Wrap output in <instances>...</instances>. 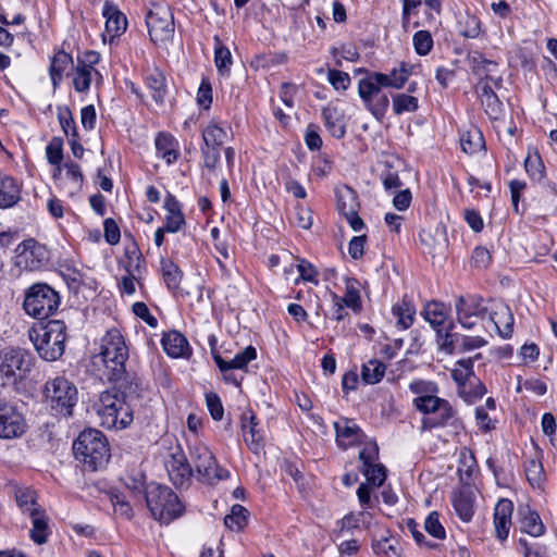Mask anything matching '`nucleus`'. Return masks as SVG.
I'll return each instance as SVG.
<instances>
[{
  "label": "nucleus",
  "instance_id": "1",
  "mask_svg": "<svg viewBox=\"0 0 557 557\" xmlns=\"http://www.w3.org/2000/svg\"><path fill=\"white\" fill-rule=\"evenodd\" d=\"M127 359L128 348L124 336L116 329L109 330L101 339L100 352L94 356V363L103 366L107 380L119 381L126 372Z\"/></svg>",
  "mask_w": 557,
  "mask_h": 557
},
{
  "label": "nucleus",
  "instance_id": "2",
  "mask_svg": "<svg viewBox=\"0 0 557 557\" xmlns=\"http://www.w3.org/2000/svg\"><path fill=\"white\" fill-rule=\"evenodd\" d=\"M29 338L38 355L47 360H58L65 349L67 338L66 325L63 321L51 320L29 330Z\"/></svg>",
  "mask_w": 557,
  "mask_h": 557
},
{
  "label": "nucleus",
  "instance_id": "3",
  "mask_svg": "<svg viewBox=\"0 0 557 557\" xmlns=\"http://www.w3.org/2000/svg\"><path fill=\"white\" fill-rule=\"evenodd\" d=\"M73 453L75 458L82 461L90 471H97L102 468L110 458L107 440L96 429L81 432L73 443Z\"/></svg>",
  "mask_w": 557,
  "mask_h": 557
},
{
  "label": "nucleus",
  "instance_id": "4",
  "mask_svg": "<svg viewBox=\"0 0 557 557\" xmlns=\"http://www.w3.org/2000/svg\"><path fill=\"white\" fill-rule=\"evenodd\" d=\"M97 413L100 424L108 430H124L133 422V410L125 396L115 389L101 393Z\"/></svg>",
  "mask_w": 557,
  "mask_h": 557
},
{
  "label": "nucleus",
  "instance_id": "5",
  "mask_svg": "<svg viewBox=\"0 0 557 557\" xmlns=\"http://www.w3.org/2000/svg\"><path fill=\"white\" fill-rule=\"evenodd\" d=\"M145 499L151 516L161 523H170L185 510L178 496L169 487L150 483L146 487Z\"/></svg>",
  "mask_w": 557,
  "mask_h": 557
},
{
  "label": "nucleus",
  "instance_id": "6",
  "mask_svg": "<svg viewBox=\"0 0 557 557\" xmlns=\"http://www.w3.org/2000/svg\"><path fill=\"white\" fill-rule=\"evenodd\" d=\"M60 295L46 283H36L27 288L23 309L27 315L45 320L54 314L60 306Z\"/></svg>",
  "mask_w": 557,
  "mask_h": 557
},
{
  "label": "nucleus",
  "instance_id": "7",
  "mask_svg": "<svg viewBox=\"0 0 557 557\" xmlns=\"http://www.w3.org/2000/svg\"><path fill=\"white\" fill-rule=\"evenodd\" d=\"M45 401L54 414L70 417L78 397L76 386L65 377L48 381L44 389Z\"/></svg>",
  "mask_w": 557,
  "mask_h": 557
},
{
  "label": "nucleus",
  "instance_id": "8",
  "mask_svg": "<svg viewBox=\"0 0 557 557\" xmlns=\"http://www.w3.org/2000/svg\"><path fill=\"white\" fill-rule=\"evenodd\" d=\"M146 25L151 41L165 44L173 39L175 32L173 12L166 3H153L146 15Z\"/></svg>",
  "mask_w": 557,
  "mask_h": 557
},
{
  "label": "nucleus",
  "instance_id": "9",
  "mask_svg": "<svg viewBox=\"0 0 557 557\" xmlns=\"http://www.w3.org/2000/svg\"><path fill=\"white\" fill-rule=\"evenodd\" d=\"M190 459L201 482L214 484L230 476V471L221 468L212 451L202 444L190 447Z\"/></svg>",
  "mask_w": 557,
  "mask_h": 557
},
{
  "label": "nucleus",
  "instance_id": "10",
  "mask_svg": "<svg viewBox=\"0 0 557 557\" xmlns=\"http://www.w3.org/2000/svg\"><path fill=\"white\" fill-rule=\"evenodd\" d=\"M490 305L491 300L478 295L459 296L455 302L458 323L465 329H473L480 321L486 320Z\"/></svg>",
  "mask_w": 557,
  "mask_h": 557
},
{
  "label": "nucleus",
  "instance_id": "11",
  "mask_svg": "<svg viewBox=\"0 0 557 557\" xmlns=\"http://www.w3.org/2000/svg\"><path fill=\"white\" fill-rule=\"evenodd\" d=\"M421 314L441 338V345L453 349L455 344V335L451 333L454 323L449 319V310L445 305L438 301H431L426 304Z\"/></svg>",
  "mask_w": 557,
  "mask_h": 557
},
{
  "label": "nucleus",
  "instance_id": "12",
  "mask_svg": "<svg viewBox=\"0 0 557 557\" xmlns=\"http://www.w3.org/2000/svg\"><path fill=\"white\" fill-rule=\"evenodd\" d=\"M382 87L383 85L376 83L373 74L361 78L358 83L361 100L376 119H382L385 115L389 104L387 95L381 90Z\"/></svg>",
  "mask_w": 557,
  "mask_h": 557
},
{
  "label": "nucleus",
  "instance_id": "13",
  "mask_svg": "<svg viewBox=\"0 0 557 557\" xmlns=\"http://www.w3.org/2000/svg\"><path fill=\"white\" fill-rule=\"evenodd\" d=\"M15 264L27 271H37L48 264L49 252L45 245L26 239L16 247Z\"/></svg>",
  "mask_w": 557,
  "mask_h": 557
},
{
  "label": "nucleus",
  "instance_id": "14",
  "mask_svg": "<svg viewBox=\"0 0 557 557\" xmlns=\"http://www.w3.org/2000/svg\"><path fill=\"white\" fill-rule=\"evenodd\" d=\"M32 357L23 349H7L0 354V373L12 383L32 369Z\"/></svg>",
  "mask_w": 557,
  "mask_h": 557
},
{
  "label": "nucleus",
  "instance_id": "15",
  "mask_svg": "<svg viewBox=\"0 0 557 557\" xmlns=\"http://www.w3.org/2000/svg\"><path fill=\"white\" fill-rule=\"evenodd\" d=\"M27 429L24 416L15 406L0 399V438L21 437Z\"/></svg>",
  "mask_w": 557,
  "mask_h": 557
},
{
  "label": "nucleus",
  "instance_id": "16",
  "mask_svg": "<svg viewBox=\"0 0 557 557\" xmlns=\"http://www.w3.org/2000/svg\"><path fill=\"white\" fill-rule=\"evenodd\" d=\"M337 209L345 216L348 224L355 232H359L364 227L363 220L359 216V198L358 194L348 186H342L336 189Z\"/></svg>",
  "mask_w": 557,
  "mask_h": 557
},
{
  "label": "nucleus",
  "instance_id": "17",
  "mask_svg": "<svg viewBox=\"0 0 557 557\" xmlns=\"http://www.w3.org/2000/svg\"><path fill=\"white\" fill-rule=\"evenodd\" d=\"M379 458V448L376 444L366 445L359 453L361 460V472L367 481L374 486H381L386 479V469L383 465L376 463Z\"/></svg>",
  "mask_w": 557,
  "mask_h": 557
},
{
  "label": "nucleus",
  "instance_id": "18",
  "mask_svg": "<svg viewBox=\"0 0 557 557\" xmlns=\"http://www.w3.org/2000/svg\"><path fill=\"white\" fill-rule=\"evenodd\" d=\"M165 468L171 482L176 487L188 484L193 475V469L181 449L172 453L165 460Z\"/></svg>",
  "mask_w": 557,
  "mask_h": 557
},
{
  "label": "nucleus",
  "instance_id": "19",
  "mask_svg": "<svg viewBox=\"0 0 557 557\" xmlns=\"http://www.w3.org/2000/svg\"><path fill=\"white\" fill-rule=\"evenodd\" d=\"M487 323L502 337H510L513 326V315L508 306L503 302L491 300L490 312L486 317Z\"/></svg>",
  "mask_w": 557,
  "mask_h": 557
},
{
  "label": "nucleus",
  "instance_id": "20",
  "mask_svg": "<svg viewBox=\"0 0 557 557\" xmlns=\"http://www.w3.org/2000/svg\"><path fill=\"white\" fill-rule=\"evenodd\" d=\"M334 429L336 442L344 449L360 444L364 436L358 424L348 418H339L335 421Z\"/></svg>",
  "mask_w": 557,
  "mask_h": 557
},
{
  "label": "nucleus",
  "instance_id": "21",
  "mask_svg": "<svg viewBox=\"0 0 557 557\" xmlns=\"http://www.w3.org/2000/svg\"><path fill=\"white\" fill-rule=\"evenodd\" d=\"M490 77L480 81L476 90L481 100V104L490 119L500 117L505 113L504 104L490 85Z\"/></svg>",
  "mask_w": 557,
  "mask_h": 557
},
{
  "label": "nucleus",
  "instance_id": "22",
  "mask_svg": "<svg viewBox=\"0 0 557 557\" xmlns=\"http://www.w3.org/2000/svg\"><path fill=\"white\" fill-rule=\"evenodd\" d=\"M102 15L106 18V34L113 40L125 33L127 18L117 5L110 0L104 1Z\"/></svg>",
  "mask_w": 557,
  "mask_h": 557
},
{
  "label": "nucleus",
  "instance_id": "23",
  "mask_svg": "<svg viewBox=\"0 0 557 557\" xmlns=\"http://www.w3.org/2000/svg\"><path fill=\"white\" fill-rule=\"evenodd\" d=\"M413 406L425 417H431L436 412L442 413V419L455 417V410L450 404L443 398L434 395H422L413 399Z\"/></svg>",
  "mask_w": 557,
  "mask_h": 557
},
{
  "label": "nucleus",
  "instance_id": "24",
  "mask_svg": "<svg viewBox=\"0 0 557 557\" xmlns=\"http://www.w3.org/2000/svg\"><path fill=\"white\" fill-rule=\"evenodd\" d=\"M513 505L509 499H500L494 509V528L496 537L499 541H505L508 537L509 529L511 527V515Z\"/></svg>",
  "mask_w": 557,
  "mask_h": 557
},
{
  "label": "nucleus",
  "instance_id": "25",
  "mask_svg": "<svg viewBox=\"0 0 557 557\" xmlns=\"http://www.w3.org/2000/svg\"><path fill=\"white\" fill-rule=\"evenodd\" d=\"M127 263L125 270L127 275L123 276L120 282L122 293L133 295L135 293V274L140 273V267L144 262L140 253L134 249L132 252L126 251Z\"/></svg>",
  "mask_w": 557,
  "mask_h": 557
},
{
  "label": "nucleus",
  "instance_id": "26",
  "mask_svg": "<svg viewBox=\"0 0 557 557\" xmlns=\"http://www.w3.org/2000/svg\"><path fill=\"white\" fill-rule=\"evenodd\" d=\"M212 354L218 368L223 373L234 369L243 370L251 360L257 358V351L252 346H247L242 352L237 354L230 361L224 360L219 354H215L214 351Z\"/></svg>",
  "mask_w": 557,
  "mask_h": 557
},
{
  "label": "nucleus",
  "instance_id": "27",
  "mask_svg": "<svg viewBox=\"0 0 557 557\" xmlns=\"http://www.w3.org/2000/svg\"><path fill=\"white\" fill-rule=\"evenodd\" d=\"M64 177H60V188L70 197L78 194L83 187L84 176L78 164L67 162L64 164Z\"/></svg>",
  "mask_w": 557,
  "mask_h": 557
},
{
  "label": "nucleus",
  "instance_id": "28",
  "mask_svg": "<svg viewBox=\"0 0 557 557\" xmlns=\"http://www.w3.org/2000/svg\"><path fill=\"white\" fill-rule=\"evenodd\" d=\"M258 424L257 418L252 412H250L249 417L244 416L242 424L244 440L249 449L255 454H259L263 448V435L258 429Z\"/></svg>",
  "mask_w": 557,
  "mask_h": 557
},
{
  "label": "nucleus",
  "instance_id": "29",
  "mask_svg": "<svg viewBox=\"0 0 557 557\" xmlns=\"http://www.w3.org/2000/svg\"><path fill=\"white\" fill-rule=\"evenodd\" d=\"M411 66L403 62L398 69H393L391 73H373L376 78V83L383 85V87H391L400 89L407 83L411 75Z\"/></svg>",
  "mask_w": 557,
  "mask_h": 557
},
{
  "label": "nucleus",
  "instance_id": "30",
  "mask_svg": "<svg viewBox=\"0 0 557 557\" xmlns=\"http://www.w3.org/2000/svg\"><path fill=\"white\" fill-rule=\"evenodd\" d=\"M383 170L380 174V178L385 190H394L403 186V182L399 178V172L404 166V162L400 159L392 158L383 162Z\"/></svg>",
  "mask_w": 557,
  "mask_h": 557
},
{
  "label": "nucleus",
  "instance_id": "31",
  "mask_svg": "<svg viewBox=\"0 0 557 557\" xmlns=\"http://www.w3.org/2000/svg\"><path fill=\"white\" fill-rule=\"evenodd\" d=\"M162 346L164 351L173 358L186 357L189 352V345L186 337L177 331L164 334Z\"/></svg>",
  "mask_w": 557,
  "mask_h": 557
},
{
  "label": "nucleus",
  "instance_id": "32",
  "mask_svg": "<svg viewBox=\"0 0 557 557\" xmlns=\"http://www.w3.org/2000/svg\"><path fill=\"white\" fill-rule=\"evenodd\" d=\"M419 237L421 244L433 253H440L447 247L446 231L443 226L437 225L433 230H422Z\"/></svg>",
  "mask_w": 557,
  "mask_h": 557
},
{
  "label": "nucleus",
  "instance_id": "33",
  "mask_svg": "<svg viewBox=\"0 0 557 557\" xmlns=\"http://www.w3.org/2000/svg\"><path fill=\"white\" fill-rule=\"evenodd\" d=\"M370 513L361 511L359 513L349 512L336 522V529L333 531L334 541H341L360 527L361 519L364 521Z\"/></svg>",
  "mask_w": 557,
  "mask_h": 557
},
{
  "label": "nucleus",
  "instance_id": "34",
  "mask_svg": "<svg viewBox=\"0 0 557 557\" xmlns=\"http://www.w3.org/2000/svg\"><path fill=\"white\" fill-rule=\"evenodd\" d=\"M73 65L72 55L63 50L58 51L52 57L49 66V74L54 88L61 84L64 72Z\"/></svg>",
  "mask_w": 557,
  "mask_h": 557
},
{
  "label": "nucleus",
  "instance_id": "35",
  "mask_svg": "<svg viewBox=\"0 0 557 557\" xmlns=\"http://www.w3.org/2000/svg\"><path fill=\"white\" fill-rule=\"evenodd\" d=\"M145 82L151 91L152 99L159 104L163 103L166 95V79L163 72L158 69L149 71Z\"/></svg>",
  "mask_w": 557,
  "mask_h": 557
},
{
  "label": "nucleus",
  "instance_id": "36",
  "mask_svg": "<svg viewBox=\"0 0 557 557\" xmlns=\"http://www.w3.org/2000/svg\"><path fill=\"white\" fill-rule=\"evenodd\" d=\"M392 313L396 318V325L401 330H407L414 321L416 308L410 300L403 298L400 302L392 307Z\"/></svg>",
  "mask_w": 557,
  "mask_h": 557
},
{
  "label": "nucleus",
  "instance_id": "37",
  "mask_svg": "<svg viewBox=\"0 0 557 557\" xmlns=\"http://www.w3.org/2000/svg\"><path fill=\"white\" fill-rule=\"evenodd\" d=\"M324 125L329 135L334 138H342L345 134L343 115L335 108H324L322 111Z\"/></svg>",
  "mask_w": 557,
  "mask_h": 557
},
{
  "label": "nucleus",
  "instance_id": "38",
  "mask_svg": "<svg viewBox=\"0 0 557 557\" xmlns=\"http://www.w3.org/2000/svg\"><path fill=\"white\" fill-rule=\"evenodd\" d=\"M453 506L462 521L469 522L472 519L474 509L471 493L466 491L455 493L453 496Z\"/></svg>",
  "mask_w": 557,
  "mask_h": 557
},
{
  "label": "nucleus",
  "instance_id": "39",
  "mask_svg": "<svg viewBox=\"0 0 557 557\" xmlns=\"http://www.w3.org/2000/svg\"><path fill=\"white\" fill-rule=\"evenodd\" d=\"M29 517L33 523L29 532L30 539L38 545L45 544L48 540V520L45 510L41 508L29 515Z\"/></svg>",
  "mask_w": 557,
  "mask_h": 557
},
{
  "label": "nucleus",
  "instance_id": "40",
  "mask_svg": "<svg viewBox=\"0 0 557 557\" xmlns=\"http://www.w3.org/2000/svg\"><path fill=\"white\" fill-rule=\"evenodd\" d=\"M101 79L102 76L97 70H89L75 65L73 73V87L77 92H87L94 78Z\"/></svg>",
  "mask_w": 557,
  "mask_h": 557
},
{
  "label": "nucleus",
  "instance_id": "41",
  "mask_svg": "<svg viewBox=\"0 0 557 557\" xmlns=\"http://www.w3.org/2000/svg\"><path fill=\"white\" fill-rule=\"evenodd\" d=\"M214 41V63L218 72L221 75H225L228 73L231 65L233 64V58L230 49L225 47L220 37L215 35L213 37Z\"/></svg>",
  "mask_w": 557,
  "mask_h": 557
},
{
  "label": "nucleus",
  "instance_id": "42",
  "mask_svg": "<svg viewBox=\"0 0 557 557\" xmlns=\"http://www.w3.org/2000/svg\"><path fill=\"white\" fill-rule=\"evenodd\" d=\"M161 271L166 287L173 292L177 290L183 278L181 269L172 260L162 259Z\"/></svg>",
  "mask_w": 557,
  "mask_h": 557
},
{
  "label": "nucleus",
  "instance_id": "43",
  "mask_svg": "<svg viewBox=\"0 0 557 557\" xmlns=\"http://www.w3.org/2000/svg\"><path fill=\"white\" fill-rule=\"evenodd\" d=\"M249 511L242 505H233L231 513L224 518V524L232 531H242L248 523Z\"/></svg>",
  "mask_w": 557,
  "mask_h": 557
},
{
  "label": "nucleus",
  "instance_id": "44",
  "mask_svg": "<svg viewBox=\"0 0 557 557\" xmlns=\"http://www.w3.org/2000/svg\"><path fill=\"white\" fill-rule=\"evenodd\" d=\"M385 371L386 366L382 361L371 359L362 366L361 379L366 384H376L383 379Z\"/></svg>",
  "mask_w": 557,
  "mask_h": 557
},
{
  "label": "nucleus",
  "instance_id": "45",
  "mask_svg": "<svg viewBox=\"0 0 557 557\" xmlns=\"http://www.w3.org/2000/svg\"><path fill=\"white\" fill-rule=\"evenodd\" d=\"M15 500L18 508L28 516L41 509L36 500V492L32 488H17Z\"/></svg>",
  "mask_w": 557,
  "mask_h": 557
},
{
  "label": "nucleus",
  "instance_id": "46",
  "mask_svg": "<svg viewBox=\"0 0 557 557\" xmlns=\"http://www.w3.org/2000/svg\"><path fill=\"white\" fill-rule=\"evenodd\" d=\"M418 107L419 100L417 97L407 94H398L393 98V111L397 115L414 112L418 110Z\"/></svg>",
  "mask_w": 557,
  "mask_h": 557
},
{
  "label": "nucleus",
  "instance_id": "47",
  "mask_svg": "<svg viewBox=\"0 0 557 557\" xmlns=\"http://www.w3.org/2000/svg\"><path fill=\"white\" fill-rule=\"evenodd\" d=\"M524 168L529 176L535 182L542 181L545 176V165L536 151L533 154L529 153L525 158Z\"/></svg>",
  "mask_w": 557,
  "mask_h": 557
},
{
  "label": "nucleus",
  "instance_id": "48",
  "mask_svg": "<svg viewBox=\"0 0 557 557\" xmlns=\"http://www.w3.org/2000/svg\"><path fill=\"white\" fill-rule=\"evenodd\" d=\"M521 531L532 536H540L544 533L545 527L536 512L529 511L521 520Z\"/></svg>",
  "mask_w": 557,
  "mask_h": 557
},
{
  "label": "nucleus",
  "instance_id": "49",
  "mask_svg": "<svg viewBox=\"0 0 557 557\" xmlns=\"http://www.w3.org/2000/svg\"><path fill=\"white\" fill-rule=\"evenodd\" d=\"M491 128L498 139L502 137H511L517 131L513 121L511 119H506L505 114L500 117L491 119Z\"/></svg>",
  "mask_w": 557,
  "mask_h": 557
},
{
  "label": "nucleus",
  "instance_id": "50",
  "mask_svg": "<svg viewBox=\"0 0 557 557\" xmlns=\"http://www.w3.org/2000/svg\"><path fill=\"white\" fill-rule=\"evenodd\" d=\"M396 544L397 541L392 539L388 531H385L380 539L373 540L372 548L376 555H397Z\"/></svg>",
  "mask_w": 557,
  "mask_h": 557
},
{
  "label": "nucleus",
  "instance_id": "51",
  "mask_svg": "<svg viewBox=\"0 0 557 557\" xmlns=\"http://www.w3.org/2000/svg\"><path fill=\"white\" fill-rule=\"evenodd\" d=\"M481 21L478 16L467 14L460 22V34L466 38H478L482 32Z\"/></svg>",
  "mask_w": 557,
  "mask_h": 557
},
{
  "label": "nucleus",
  "instance_id": "52",
  "mask_svg": "<svg viewBox=\"0 0 557 557\" xmlns=\"http://www.w3.org/2000/svg\"><path fill=\"white\" fill-rule=\"evenodd\" d=\"M109 497L116 515L127 520L132 519L133 509L123 494L111 492Z\"/></svg>",
  "mask_w": 557,
  "mask_h": 557
},
{
  "label": "nucleus",
  "instance_id": "53",
  "mask_svg": "<svg viewBox=\"0 0 557 557\" xmlns=\"http://www.w3.org/2000/svg\"><path fill=\"white\" fill-rule=\"evenodd\" d=\"M525 476L532 486H540L544 481V469L540 460L531 459L525 463Z\"/></svg>",
  "mask_w": 557,
  "mask_h": 557
},
{
  "label": "nucleus",
  "instance_id": "54",
  "mask_svg": "<svg viewBox=\"0 0 557 557\" xmlns=\"http://www.w3.org/2000/svg\"><path fill=\"white\" fill-rule=\"evenodd\" d=\"M220 143L219 141H205L202 153L206 168L213 170L220 159Z\"/></svg>",
  "mask_w": 557,
  "mask_h": 557
},
{
  "label": "nucleus",
  "instance_id": "55",
  "mask_svg": "<svg viewBox=\"0 0 557 557\" xmlns=\"http://www.w3.org/2000/svg\"><path fill=\"white\" fill-rule=\"evenodd\" d=\"M413 47L419 55H426L433 48V38L428 30H419L412 38Z\"/></svg>",
  "mask_w": 557,
  "mask_h": 557
},
{
  "label": "nucleus",
  "instance_id": "56",
  "mask_svg": "<svg viewBox=\"0 0 557 557\" xmlns=\"http://www.w3.org/2000/svg\"><path fill=\"white\" fill-rule=\"evenodd\" d=\"M176 143L177 141H156L157 153L164 159L168 164L175 162L180 156Z\"/></svg>",
  "mask_w": 557,
  "mask_h": 557
},
{
  "label": "nucleus",
  "instance_id": "57",
  "mask_svg": "<svg viewBox=\"0 0 557 557\" xmlns=\"http://www.w3.org/2000/svg\"><path fill=\"white\" fill-rule=\"evenodd\" d=\"M425 531L433 537L444 540L446 532L442 523L440 522V516L436 511H432L425 519L424 522Z\"/></svg>",
  "mask_w": 557,
  "mask_h": 557
},
{
  "label": "nucleus",
  "instance_id": "58",
  "mask_svg": "<svg viewBox=\"0 0 557 557\" xmlns=\"http://www.w3.org/2000/svg\"><path fill=\"white\" fill-rule=\"evenodd\" d=\"M341 299L343 300V304L346 305V307L351 308L355 312H359L361 310V298L359 290L350 281L347 282L345 296L341 297Z\"/></svg>",
  "mask_w": 557,
  "mask_h": 557
},
{
  "label": "nucleus",
  "instance_id": "59",
  "mask_svg": "<svg viewBox=\"0 0 557 557\" xmlns=\"http://www.w3.org/2000/svg\"><path fill=\"white\" fill-rule=\"evenodd\" d=\"M458 367L451 371L453 379L458 384H465L473 374V362L471 359L458 361Z\"/></svg>",
  "mask_w": 557,
  "mask_h": 557
},
{
  "label": "nucleus",
  "instance_id": "60",
  "mask_svg": "<svg viewBox=\"0 0 557 557\" xmlns=\"http://www.w3.org/2000/svg\"><path fill=\"white\" fill-rule=\"evenodd\" d=\"M197 103L203 109H209L212 103V87L207 78H202L198 88Z\"/></svg>",
  "mask_w": 557,
  "mask_h": 557
},
{
  "label": "nucleus",
  "instance_id": "61",
  "mask_svg": "<svg viewBox=\"0 0 557 557\" xmlns=\"http://www.w3.org/2000/svg\"><path fill=\"white\" fill-rule=\"evenodd\" d=\"M207 407L210 411L211 417L215 421H220L223 418L224 409L219 396L214 393L206 395Z\"/></svg>",
  "mask_w": 557,
  "mask_h": 557
},
{
  "label": "nucleus",
  "instance_id": "62",
  "mask_svg": "<svg viewBox=\"0 0 557 557\" xmlns=\"http://www.w3.org/2000/svg\"><path fill=\"white\" fill-rule=\"evenodd\" d=\"M367 243V236H354L348 245V253L354 260H359L364 253V246Z\"/></svg>",
  "mask_w": 557,
  "mask_h": 557
},
{
  "label": "nucleus",
  "instance_id": "63",
  "mask_svg": "<svg viewBox=\"0 0 557 557\" xmlns=\"http://www.w3.org/2000/svg\"><path fill=\"white\" fill-rule=\"evenodd\" d=\"M103 227L107 243L110 245H116L121 238L120 228L116 222L113 219L108 218L103 222Z\"/></svg>",
  "mask_w": 557,
  "mask_h": 557
},
{
  "label": "nucleus",
  "instance_id": "64",
  "mask_svg": "<svg viewBox=\"0 0 557 557\" xmlns=\"http://www.w3.org/2000/svg\"><path fill=\"white\" fill-rule=\"evenodd\" d=\"M329 81L337 90H346L350 84L349 75L337 70H332L329 72Z\"/></svg>",
  "mask_w": 557,
  "mask_h": 557
}]
</instances>
